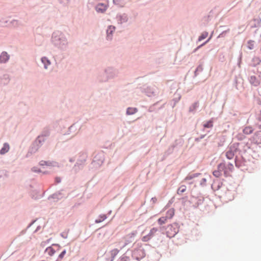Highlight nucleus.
Here are the masks:
<instances>
[{"label": "nucleus", "mask_w": 261, "mask_h": 261, "mask_svg": "<svg viewBox=\"0 0 261 261\" xmlns=\"http://www.w3.org/2000/svg\"><path fill=\"white\" fill-rule=\"evenodd\" d=\"M208 36L207 32H203L201 34V35L199 36L198 40L201 41L202 40L206 38Z\"/></svg>", "instance_id": "obj_20"}, {"label": "nucleus", "mask_w": 261, "mask_h": 261, "mask_svg": "<svg viewBox=\"0 0 261 261\" xmlns=\"http://www.w3.org/2000/svg\"><path fill=\"white\" fill-rule=\"evenodd\" d=\"M9 59V56L6 52H3L0 56V62L6 63Z\"/></svg>", "instance_id": "obj_4"}, {"label": "nucleus", "mask_w": 261, "mask_h": 261, "mask_svg": "<svg viewBox=\"0 0 261 261\" xmlns=\"http://www.w3.org/2000/svg\"><path fill=\"white\" fill-rule=\"evenodd\" d=\"M253 131V129L251 126H246L243 129V133L246 135L251 134Z\"/></svg>", "instance_id": "obj_8"}, {"label": "nucleus", "mask_w": 261, "mask_h": 261, "mask_svg": "<svg viewBox=\"0 0 261 261\" xmlns=\"http://www.w3.org/2000/svg\"><path fill=\"white\" fill-rule=\"evenodd\" d=\"M248 44H249V48L250 49H252L253 48V41H249L248 42Z\"/></svg>", "instance_id": "obj_26"}, {"label": "nucleus", "mask_w": 261, "mask_h": 261, "mask_svg": "<svg viewBox=\"0 0 261 261\" xmlns=\"http://www.w3.org/2000/svg\"><path fill=\"white\" fill-rule=\"evenodd\" d=\"M226 156L227 159L231 160L234 156V153L231 150L227 151L226 153Z\"/></svg>", "instance_id": "obj_16"}, {"label": "nucleus", "mask_w": 261, "mask_h": 261, "mask_svg": "<svg viewBox=\"0 0 261 261\" xmlns=\"http://www.w3.org/2000/svg\"><path fill=\"white\" fill-rule=\"evenodd\" d=\"M41 60H42V63H43L44 64V67L45 68H47V65L50 64L49 61L45 57L42 58Z\"/></svg>", "instance_id": "obj_17"}, {"label": "nucleus", "mask_w": 261, "mask_h": 261, "mask_svg": "<svg viewBox=\"0 0 261 261\" xmlns=\"http://www.w3.org/2000/svg\"><path fill=\"white\" fill-rule=\"evenodd\" d=\"M158 231V229L156 228H152L150 230L148 234L152 237L154 234Z\"/></svg>", "instance_id": "obj_22"}, {"label": "nucleus", "mask_w": 261, "mask_h": 261, "mask_svg": "<svg viewBox=\"0 0 261 261\" xmlns=\"http://www.w3.org/2000/svg\"><path fill=\"white\" fill-rule=\"evenodd\" d=\"M174 210L173 208H171L166 213V217L168 219H171L173 217L174 215Z\"/></svg>", "instance_id": "obj_9"}, {"label": "nucleus", "mask_w": 261, "mask_h": 261, "mask_svg": "<svg viewBox=\"0 0 261 261\" xmlns=\"http://www.w3.org/2000/svg\"><path fill=\"white\" fill-rule=\"evenodd\" d=\"M213 121L212 120H210L208 122H207L206 123H205L203 126L205 128H211L213 127Z\"/></svg>", "instance_id": "obj_19"}, {"label": "nucleus", "mask_w": 261, "mask_h": 261, "mask_svg": "<svg viewBox=\"0 0 261 261\" xmlns=\"http://www.w3.org/2000/svg\"><path fill=\"white\" fill-rule=\"evenodd\" d=\"M210 38H209L207 41H206V42H205L204 43H203V44H205L206 43H207V42L209 41V40L210 39Z\"/></svg>", "instance_id": "obj_29"}, {"label": "nucleus", "mask_w": 261, "mask_h": 261, "mask_svg": "<svg viewBox=\"0 0 261 261\" xmlns=\"http://www.w3.org/2000/svg\"><path fill=\"white\" fill-rule=\"evenodd\" d=\"M151 238V237L149 235V234H147L145 236H144L142 239V241H143V242H147L148 241H149L150 239Z\"/></svg>", "instance_id": "obj_23"}, {"label": "nucleus", "mask_w": 261, "mask_h": 261, "mask_svg": "<svg viewBox=\"0 0 261 261\" xmlns=\"http://www.w3.org/2000/svg\"><path fill=\"white\" fill-rule=\"evenodd\" d=\"M136 235L135 232H132L127 234L126 236L125 237V239H126L127 238H133Z\"/></svg>", "instance_id": "obj_24"}, {"label": "nucleus", "mask_w": 261, "mask_h": 261, "mask_svg": "<svg viewBox=\"0 0 261 261\" xmlns=\"http://www.w3.org/2000/svg\"><path fill=\"white\" fill-rule=\"evenodd\" d=\"M199 175H200V173H194V174H189L185 178V180H191L195 177H197Z\"/></svg>", "instance_id": "obj_10"}, {"label": "nucleus", "mask_w": 261, "mask_h": 261, "mask_svg": "<svg viewBox=\"0 0 261 261\" xmlns=\"http://www.w3.org/2000/svg\"><path fill=\"white\" fill-rule=\"evenodd\" d=\"M33 170L34 171H35V172H36V171H37V170H35V169H34V168H33Z\"/></svg>", "instance_id": "obj_32"}, {"label": "nucleus", "mask_w": 261, "mask_h": 261, "mask_svg": "<svg viewBox=\"0 0 261 261\" xmlns=\"http://www.w3.org/2000/svg\"><path fill=\"white\" fill-rule=\"evenodd\" d=\"M137 109L134 108H128L127 110V114L132 115L135 114L137 112Z\"/></svg>", "instance_id": "obj_15"}, {"label": "nucleus", "mask_w": 261, "mask_h": 261, "mask_svg": "<svg viewBox=\"0 0 261 261\" xmlns=\"http://www.w3.org/2000/svg\"><path fill=\"white\" fill-rule=\"evenodd\" d=\"M119 252V250L117 249H114L111 251V252H110L111 256V257L112 258V261L114 259V258L118 254Z\"/></svg>", "instance_id": "obj_11"}, {"label": "nucleus", "mask_w": 261, "mask_h": 261, "mask_svg": "<svg viewBox=\"0 0 261 261\" xmlns=\"http://www.w3.org/2000/svg\"><path fill=\"white\" fill-rule=\"evenodd\" d=\"M187 188L185 185L181 186L177 190L178 194H181L182 193L185 192L186 191Z\"/></svg>", "instance_id": "obj_14"}, {"label": "nucleus", "mask_w": 261, "mask_h": 261, "mask_svg": "<svg viewBox=\"0 0 261 261\" xmlns=\"http://www.w3.org/2000/svg\"><path fill=\"white\" fill-rule=\"evenodd\" d=\"M107 9V6L103 4H98L96 6V10L98 12H103Z\"/></svg>", "instance_id": "obj_7"}, {"label": "nucleus", "mask_w": 261, "mask_h": 261, "mask_svg": "<svg viewBox=\"0 0 261 261\" xmlns=\"http://www.w3.org/2000/svg\"><path fill=\"white\" fill-rule=\"evenodd\" d=\"M167 219H168V218L166 216L165 217H161L160 218H159L158 220V223L160 225H162L163 224H165V223H166V222L167 221Z\"/></svg>", "instance_id": "obj_13"}, {"label": "nucleus", "mask_w": 261, "mask_h": 261, "mask_svg": "<svg viewBox=\"0 0 261 261\" xmlns=\"http://www.w3.org/2000/svg\"><path fill=\"white\" fill-rule=\"evenodd\" d=\"M230 168H233V165H232V164H230Z\"/></svg>", "instance_id": "obj_30"}, {"label": "nucleus", "mask_w": 261, "mask_h": 261, "mask_svg": "<svg viewBox=\"0 0 261 261\" xmlns=\"http://www.w3.org/2000/svg\"><path fill=\"white\" fill-rule=\"evenodd\" d=\"M198 105V102H196L194 103V107H197Z\"/></svg>", "instance_id": "obj_27"}, {"label": "nucleus", "mask_w": 261, "mask_h": 261, "mask_svg": "<svg viewBox=\"0 0 261 261\" xmlns=\"http://www.w3.org/2000/svg\"><path fill=\"white\" fill-rule=\"evenodd\" d=\"M106 218V216H103L102 217V220H105Z\"/></svg>", "instance_id": "obj_28"}, {"label": "nucleus", "mask_w": 261, "mask_h": 261, "mask_svg": "<svg viewBox=\"0 0 261 261\" xmlns=\"http://www.w3.org/2000/svg\"><path fill=\"white\" fill-rule=\"evenodd\" d=\"M124 261H126V260H125Z\"/></svg>", "instance_id": "obj_33"}, {"label": "nucleus", "mask_w": 261, "mask_h": 261, "mask_svg": "<svg viewBox=\"0 0 261 261\" xmlns=\"http://www.w3.org/2000/svg\"><path fill=\"white\" fill-rule=\"evenodd\" d=\"M115 30V27L110 26L107 30V36L108 37H109L110 35H111L113 32Z\"/></svg>", "instance_id": "obj_12"}, {"label": "nucleus", "mask_w": 261, "mask_h": 261, "mask_svg": "<svg viewBox=\"0 0 261 261\" xmlns=\"http://www.w3.org/2000/svg\"><path fill=\"white\" fill-rule=\"evenodd\" d=\"M178 231L177 228L172 225H168L167 227V236L169 238H172L175 236Z\"/></svg>", "instance_id": "obj_1"}, {"label": "nucleus", "mask_w": 261, "mask_h": 261, "mask_svg": "<svg viewBox=\"0 0 261 261\" xmlns=\"http://www.w3.org/2000/svg\"><path fill=\"white\" fill-rule=\"evenodd\" d=\"M66 253V251L65 250H64V251H63L59 255V258L60 259H62L64 255H65Z\"/></svg>", "instance_id": "obj_25"}, {"label": "nucleus", "mask_w": 261, "mask_h": 261, "mask_svg": "<svg viewBox=\"0 0 261 261\" xmlns=\"http://www.w3.org/2000/svg\"><path fill=\"white\" fill-rule=\"evenodd\" d=\"M254 65H258L261 62V60L259 57H254L253 60Z\"/></svg>", "instance_id": "obj_21"}, {"label": "nucleus", "mask_w": 261, "mask_h": 261, "mask_svg": "<svg viewBox=\"0 0 261 261\" xmlns=\"http://www.w3.org/2000/svg\"><path fill=\"white\" fill-rule=\"evenodd\" d=\"M55 248H59V246L57 244L53 245L52 246L47 247L46 250L45 252L50 256L53 255L56 252V250Z\"/></svg>", "instance_id": "obj_3"}, {"label": "nucleus", "mask_w": 261, "mask_h": 261, "mask_svg": "<svg viewBox=\"0 0 261 261\" xmlns=\"http://www.w3.org/2000/svg\"><path fill=\"white\" fill-rule=\"evenodd\" d=\"M256 77L254 76H251L250 79V82L251 84H253L254 86H257L258 83L257 81H256Z\"/></svg>", "instance_id": "obj_18"}, {"label": "nucleus", "mask_w": 261, "mask_h": 261, "mask_svg": "<svg viewBox=\"0 0 261 261\" xmlns=\"http://www.w3.org/2000/svg\"><path fill=\"white\" fill-rule=\"evenodd\" d=\"M100 221H101L100 220H99V221L96 220V222L97 223H98V222H100Z\"/></svg>", "instance_id": "obj_31"}, {"label": "nucleus", "mask_w": 261, "mask_h": 261, "mask_svg": "<svg viewBox=\"0 0 261 261\" xmlns=\"http://www.w3.org/2000/svg\"><path fill=\"white\" fill-rule=\"evenodd\" d=\"M9 149H10V147H9V144L7 143H5L4 144L3 147H2V148L1 149V150L0 151L1 154H4L6 153L9 150Z\"/></svg>", "instance_id": "obj_6"}, {"label": "nucleus", "mask_w": 261, "mask_h": 261, "mask_svg": "<svg viewBox=\"0 0 261 261\" xmlns=\"http://www.w3.org/2000/svg\"><path fill=\"white\" fill-rule=\"evenodd\" d=\"M254 140L257 143H261V131L257 132L254 136Z\"/></svg>", "instance_id": "obj_5"}, {"label": "nucleus", "mask_w": 261, "mask_h": 261, "mask_svg": "<svg viewBox=\"0 0 261 261\" xmlns=\"http://www.w3.org/2000/svg\"><path fill=\"white\" fill-rule=\"evenodd\" d=\"M225 167L224 163H221L218 166V170H215L213 172V175L216 177H219L221 175V171L224 169Z\"/></svg>", "instance_id": "obj_2"}]
</instances>
